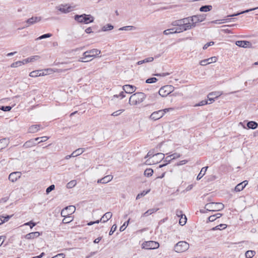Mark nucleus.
Returning <instances> with one entry per match:
<instances>
[{
    "label": "nucleus",
    "instance_id": "obj_32",
    "mask_svg": "<svg viewBox=\"0 0 258 258\" xmlns=\"http://www.w3.org/2000/svg\"><path fill=\"white\" fill-rule=\"evenodd\" d=\"M84 151V150L83 148H79L72 153V157H77L80 155H81L82 153H83Z\"/></svg>",
    "mask_w": 258,
    "mask_h": 258
},
{
    "label": "nucleus",
    "instance_id": "obj_23",
    "mask_svg": "<svg viewBox=\"0 0 258 258\" xmlns=\"http://www.w3.org/2000/svg\"><path fill=\"white\" fill-rule=\"evenodd\" d=\"M40 235L39 232H31L25 236V238L27 239H32L38 237Z\"/></svg>",
    "mask_w": 258,
    "mask_h": 258
},
{
    "label": "nucleus",
    "instance_id": "obj_59",
    "mask_svg": "<svg viewBox=\"0 0 258 258\" xmlns=\"http://www.w3.org/2000/svg\"><path fill=\"white\" fill-rule=\"evenodd\" d=\"M172 160L171 157L170 155L167 156L165 158V161L166 162V163L168 164L170 162V161Z\"/></svg>",
    "mask_w": 258,
    "mask_h": 258
},
{
    "label": "nucleus",
    "instance_id": "obj_31",
    "mask_svg": "<svg viewBox=\"0 0 258 258\" xmlns=\"http://www.w3.org/2000/svg\"><path fill=\"white\" fill-rule=\"evenodd\" d=\"M89 53L92 57H95L96 56L99 55L101 51L99 49H93L90 50H88Z\"/></svg>",
    "mask_w": 258,
    "mask_h": 258
},
{
    "label": "nucleus",
    "instance_id": "obj_22",
    "mask_svg": "<svg viewBox=\"0 0 258 258\" xmlns=\"http://www.w3.org/2000/svg\"><path fill=\"white\" fill-rule=\"evenodd\" d=\"M36 142V141L35 140V139L30 140L24 143L23 146L26 148H30L31 147L35 146L37 144V143Z\"/></svg>",
    "mask_w": 258,
    "mask_h": 258
},
{
    "label": "nucleus",
    "instance_id": "obj_57",
    "mask_svg": "<svg viewBox=\"0 0 258 258\" xmlns=\"http://www.w3.org/2000/svg\"><path fill=\"white\" fill-rule=\"evenodd\" d=\"M65 255L64 253H61L56 254V255L52 257L51 258H64Z\"/></svg>",
    "mask_w": 258,
    "mask_h": 258
},
{
    "label": "nucleus",
    "instance_id": "obj_56",
    "mask_svg": "<svg viewBox=\"0 0 258 258\" xmlns=\"http://www.w3.org/2000/svg\"><path fill=\"white\" fill-rule=\"evenodd\" d=\"M172 160L175 159L180 157V155L179 153H175L172 155H170Z\"/></svg>",
    "mask_w": 258,
    "mask_h": 258
},
{
    "label": "nucleus",
    "instance_id": "obj_61",
    "mask_svg": "<svg viewBox=\"0 0 258 258\" xmlns=\"http://www.w3.org/2000/svg\"><path fill=\"white\" fill-rule=\"evenodd\" d=\"M38 127L42 128L43 127L41 126L39 124H36L32 125L30 127V128L31 129H36Z\"/></svg>",
    "mask_w": 258,
    "mask_h": 258
},
{
    "label": "nucleus",
    "instance_id": "obj_16",
    "mask_svg": "<svg viewBox=\"0 0 258 258\" xmlns=\"http://www.w3.org/2000/svg\"><path fill=\"white\" fill-rule=\"evenodd\" d=\"M123 90L126 93L131 94L136 90V87L131 85H125L123 86Z\"/></svg>",
    "mask_w": 258,
    "mask_h": 258
},
{
    "label": "nucleus",
    "instance_id": "obj_18",
    "mask_svg": "<svg viewBox=\"0 0 258 258\" xmlns=\"http://www.w3.org/2000/svg\"><path fill=\"white\" fill-rule=\"evenodd\" d=\"M112 179H113V176L112 175H108L101 179H99L97 180V183H102V184L107 183L109 182V181H110Z\"/></svg>",
    "mask_w": 258,
    "mask_h": 258
},
{
    "label": "nucleus",
    "instance_id": "obj_1",
    "mask_svg": "<svg viewBox=\"0 0 258 258\" xmlns=\"http://www.w3.org/2000/svg\"><path fill=\"white\" fill-rule=\"evenodd\" d=\"M76 210V208L74 206H69L64 208L61 212V216L64 217L62 220L63 223H69L72 222L73 218L70 215H72Z\"/></svg>",
    "mask_w": 258,
    "mask_h": 258
},
{
    "label": "nucleus",
    "instance_id": "obj_6",
    "mask_svg": "<svg viewBox=\"0 0 258 258\" xmlns=\"http://www.w3.org/2000/svg\"><path fill=\"white\" fill-rule=\"evenodd\" d=\"M189 244L184 241H181L177 243L174 246V250L175 252L179 253L186 251L189 248Z\"/></svg>",
    "mask_w": 258,
    "mask_h": 258
},
{
    "label": "nucleus",
    "instance_id": "obj_53",
    "mask_svg": "<svg viewBox=\"0 0 258 258\" xmlns=\"http://www.w3.org/2000/svg\"><path fill=\"white\" fill-rule=\"evenodd\" d=\"M24 225H29V226H30L31 228H32L33 227H34L36 225V223H34V222H32V221H31L30 222L26 223Z\"/></svg>",
    "mask_w": 258,
    "mask_h": 258
},
{
    "label": "nucleus",
    "instance_id": "obj_30",
    "mask_svg": "<svg viewBox=\"0 0 258 258\" xmlns=\"http://www.w3.org/2000/svg\"><path fill=\"white\" fill-rule=\"evenodd\" d=\"M0 143L2 144L0 150L1 151V150L3 149L8 145L9 141L8 139L4 138L3 139L0 140Z\"/></svg>",
    "mask_w": 258,
    "mask_h": 258
},
{
    "label": "nucleus",
    "instance_id": "obj_63",
    "mask_svg": "<svg viewBox=\"0 0 258 258\" xmlns=\"http://www.w3.org/2000/svg\"><path fill=\"white\" fill-rule=\"evenodd\" d=\"M97 253V251H93L91 252L88 255L86 256L85 258H90L95 255Z\"/></svg>",
    "mask_w": 258,
    "mask_h": 258
},
{
    "label": "nucleus",
    "instance_id": "obj_26",
    "mask_svg": "<svg viewBox=\"0 0 258 258\" xmlns=\"http://www.w3.org/2000/svg\"><path fill=\"white\" fill-rule=\"evenodd\" d=\"M29 76L31 77H37L38 76H44V73L42 72L41 70H36L31 72Z\"/></svg>",
    "mask_w": 258,
    "mask_h": 258
},
{
    "label": "nucleus",
    "instance_id": "obj_14",
    "mask_svg": "<svg viewBox=\"0 0 258 258\" xmlns=\"http://www.w3.org/2000/svg\"><path fill=\"white\" fill-rule=\"evenodd\" d=\"M222 94V93L219 91L217 92H213L210 93L208 95V98L209 100L213 102L214 101V99L217 98Z\"/></svg>",
    "mask_w": 258,
    "mask_h": 258
},
{
    "label": "nucleus",
    "instance_id": "obj_45",
    "mask_svg": "<svg viewBox=\"0 0 258 258\" xmlns=\"http://www.w3.org/2000/svg\"><path fill=\"white\" fill-rule=\"evenodd\" d=\"M76 184V180H72L67 184V187L69 188H72L73 187L75 186Z\"/></svg>",
    "mask_w": 258,
    "mask_h": 258
},
{
    "label": "nucleus",
    "instance_id": "obj_8",
    "mask_svg": "<svg viewBox=\"0 0 258 258\" xmlns=\"http://www.w3.org/2000/svg\"><path fill=\"white\" fill-rule=\"evenodd\" d=\"M246 126L247 127V129H255L258 126V124L255 121H250L246 122L244 121L243 122H239L238 124V127L240 128L246 129Z\"/></svg>",
    "mask_w": 258,
    "mask_h": 258
},
{
    "label": "nucleus",
    "instance_id": "obj_38",
    "mask_svg": "<svg viewBox=\"0 0 258 258\" xmlns=\"http://www.w3.org/2000/svg\"><path fill=\"white\" fill-rule=\"evenodd\" d=\"M153 170L151 168L147 169L144 171V175L147 177H150L153 175Z\"/></svg>",
    "mask_w": 258,
    "mask_h": 258
},
{
    "label": "nucleus",
    "instance_id": "obj_52",
    "mask_svg": "<svg viewBox=\"0 0 258 258\" xmlns=\"http://www.w3.org/2000/svg\"><path fill=\"white\" fill-rule=\"evenodd\" d=\"M116 228H117L116 225V224L113 225L111 228V230L109 232V235H112L113 233V232L116 230Z\"/></svg>",
    "mask_w": 258,
    "mask_h": 258
},
{
    "label": "nucleus",
    "instance_id": "obj_5",
    "mask_svg": "<svg viewBox=\"0 0 258 258\" xmlns=\"http://www.w3.org/2000/svg\"><path fill=\"white\" fill-rule=\"evenodd\" d=\"M224 205L221 203H210L205 205V208L209 211H219L223 210Z\"/></svg>",
    "mask_w": 258,
    "mask_h": 258
},
{
    "label": "nucleus",
    "instance_id": "obj_60",
    "mask_svg": "<svg viewBox=\"0 0 258 258\" xmlns=\"http://www.w3.org/2000/svg\"><path fill=\"white\" fill-rule=\"evenodd\" d=\"M159 210L158 208H152L148 210V212L151 213V215L153 213L156 212Z\"/></svg>",
    "mask_w": 258,
    "mask_h": 258
},
{
    "label": "nucleus",
    "instance_id": "obj_29",
    "mask_svg": "<svg viewBox=\"0 0 258 258\" xmlns=\"http://www.w3.org/2000/svg\"><path fill=\"white\" fill-rule=\"evenodd\" d=\"M113 28H114V27L113 25H112L110 24H107V25L102 27L101 28V30H99L98 32H99L100 31H104V32L107 31L111 30L113 29Z\"/></svg>",
    "mask_w": 258,
    "mask_h": 258
},
{
    "label": "nucleus",
    "instance_id": "obj_55",
    "mask_svg": "<svg viewBox=\"0 0 258 258\" xmlns=\"http://www.w3.org/2000/svg\"><path fill=\"white\" fill-rule=\"evenodd\" d=\"M214 44V42L213 41H211V42H209L208 43H207L203 46V49H206L208 47L213 45Z\"/></svg>",
    "mask_w": 258,
    "mask_h": 258
},
{
    "label": "nucleus",
    "instance_id": "obj_13",
    "mask_svg": "<svg viewBox=\"0 0 258 258\" xmlns=\"http://www.w3.org/2000/svg\"><path fill=\"white\" fill-rule=\"evenodd\" d=\"M187 21H188V18L186 17L179 20H175L172 22L171 25L173 26L180 27L185 25Z\"/></svg>",
    "mask_w": 258,
    "mask_h": 258
},
{
    "label": "nucleus",
    "instance_id": "obj_37",
    "mask_svg": "<svg viewBox=\"0 0 258 258\" xmlns=\"http://www.w3.org/2000/svg\"><path fill=\"white\" fill-rule=\"evenodd\" d=\"M227 227V225L224 224H221L217 226L213 227L212 230H221V229H224Z\"/></svg>",
    "mask_w": 258,
    "mask_h": 258
},
{
    "label": "nucleus",
    "instance_id": "obj_51",
    "mask_svg": "<svg viewBox=\"0 0 258 258\" xmlns=\"http://www.w3.org/2000/svg\"><path fill=\"white\" fill-rule=\"evenodd\" d=\"M230 19H223L222 20V21H223L222 22H218L220 21V20H215V21H213L211 22V23H215V24H221V23H225L227 21H229Z\"/></svg>",
    "mask_w": 258,
    "mask_h": 258
},
{
    "label": "nucleus",
    "instance_id": "obj_40",
    "mask_svg": "<svg viewBox=\"0 0 258 258\" xmlns=\"http://www.w3.org/2000/svg\"><path fill=\"white\" fill-rule=\"evenodd\" d=\"M52 36V34L51 33H47L43 35H41L40 36L38 37L36 39V40H41L42 39L47 38L50 37Z\"/></svg>",
    "mask_w": 258,
    "mask_h": 258
},
{
    "label": "nucleus",
    "instance_id": "obj_7",
    "mask_svg": "<svg viewBox=\"0 0 258 258\" xmlns=\"http://www.w3.org/2000/svg\"><path fill=\"white\" fill-rule=\"evenodd\" d=\"M173 108H165L163 110H160L153 112L150 115V118L156 120L161 118L165 113L168 112L170 110H173Z\"/></svg>",
    "mask_w": 258,
    "mask_h": 258
},
{
    "label": "nucleus",
    "instance_id": "obj_15",
    "mask_svg": "<svg viewBox=\"0 0 258 258\" xmlns=\"http://www.w3.org/2000/svg\"><path fill=\"white\" fill-rule=\"evenodd\" d=\"M217 58L215 56L211 57L208 59H205L204 60H202L200 62V64L201 66H206L208 64H210L212 62H215L217 61Z\"/></svg>",
    "mask_w": 258,
    "mask_h": 258
},
{
    "label": "nucleus",
    "instance_id": "obj_35",
    "mask_svg": "<svg viewBox=\"0 0 258 258\" xmlns=\"http://www.w3.org/2000/svg\"><path fill=\"white\" fill-rule=\"evenodd\" d=\"M208 168V167H205L202 168L200 173L198 174L197 179L200 180L205 174L207 171V169Z\"/></svg>",
    "mask_w": 258,
    "mask_h": 258
},
{
    "label": "nucleus",
    "instance_id": "obj_42",
    "mask_svg": "<svg viewBox=\"0 0 258 258\" xmlns=\"http://www.w3.org/2000/svg\"><path fill=\"white\" fill-rule=\"evenodd\" d=\"M48 139H49V138L48 137L44 136V137H42L36 138H35V140L36 141H39L40 139H41V141H39L38 143H40L41 142H44L46 141Z\"/></svg>",
    "mask_w": 258,
    "mask_h": 258
},
{
    "label": "nucleus",
    "instance_id": "obj_21",
    "mask_svg": "<svg viewBox=\"0 0 258 258\" xmlns=\"http://www.w3.org/2000/svg\"><path fill=\"white\" fill-rule=\"evenodd\" d=\"M185 26L186 24L183 26H181L180 27L178 26V27L177 28H171V30H172V31H174L173 32H175V33L182 32L183 31L187 30V28Z\"/></svg>",
    "mask_w": 258,
    "mask_h": 258
},
{
    "label": "nucleus",
    "instance_id": "obj_4",
    "mask_svg": "<svg viewBox=\"0 0 258 258\" xmlns=\"http://www.w3.org/2000/svg\"><path fill=\"white\" fill-rule=\"evenodd\" d=\"M74 19L78 23H84L86 24L92 23L94 21V18L91 15L83 14L82 15H76Z\"/></svg>",
    "mask_w": 258,
    "mask_h": 258
},
{
    "label": "nucleus",
    "instance_id": "obj_50",
    "mask_svg": "<svg viewBox=\"0 0 258 258\" xmlns=\"http://www.w3.org/2000/svg\"><path fill=\"white\" fill-rule=\"evenodd\" d=\"M186 216H184V218L182 219V218L179 220V223L180 225L183 226L184 225L186 222Z\"/></svg>",
    "mask_w": 258,
    "mask_h": 258
},
{
    "label": "nucleus",
    "instance_id": "obj_62",
    "mask_svg": "<svg viewBox=\"0 0 258 258\" xmlns=\"http://www.w3.org/2000/svg\"><path fill=\"white\" fill-rule=\"evenodd\" d=\"M208 219H209V221L213 222V221H214L216 219V218L215 215H213L210 216L209 217Z\"/></svg>",
    "mask_w": 258,
    "mask_h": 258
},
{
    "label": "nucleus",
    "instance_id": "obj_10",
    "mask_svg": "<svg viewBox=\"0 0 258 258\" xmlns=\"http://www.w3.org/2000/svg\"><path fill=\"white\" fill-rule=\"evenodd\" d=\"M142 248L147 249H154L158 248L159 247L158 242L154 241H145L143 243Z\"/></svg>",
    "mask_w": 258,
    "mask_h": 258
},
{
    "label": "nucleus",
    "instance_id": "obj_43",
    "mask_svg": "<svg viewBox=\"0 0 258 258\" xmlns=\"http://www.w3.org/2000/svg\"><path fill=\"white\" fill-rule=\"evenodd\" d=\"M12 107L10 106H0V109L4 111H9L12 109Z\"/></svg>",
    "mask_w": 258,
    "mask_h": 258
},
{
    "label": "nucleus",
    "instance_id": "obj_28",
    "mask_svg": "<svg viewBox=\"0 0 258 258\" xmlns=\"http://www.w3.org/2000/svg\"><path fill=\"white\" fill-rule=\"evenodd\" d=\"M258 9V7H256V8H254L248 9V10H246L245 11H242L241 12L235 13L234 14L229 15V16H228V17H235V16H239V15H240L241 14L246 13L249 12L250 11H252L255 10L256 9Z\"/></svg>",
    "mask_w": 258,
    "mask_h": 258
},
{
    "label": "nucleus",
    "instance_id": "obj_33",
    "mask_svg": "<svg viewBox=\"0 0 258 258\" xmlns=\"http://www.w3.org/2000/svg\"><path fill=\"white\" fill-rule=\"evenodd\" d=\"M154 60V57H149L148 58H146L142 60H140L137 62V64L140 65L144 63H147L153 61Z\"/></svg>",
    "mask_w": 258,
    "mask_h": 258
},
{
    "label": "nucleus",
    "instance_id": "obj_39",
    "mask_svg": "<svg viewBox=\"0 0 258 258\" xmlns=\"http://www.w3.org/2000/svg\"><path fill=\"white\" fill-rule=\"evenodd\" d=\"M135 27L133 26H124L120 28L118 30H124V31H128V30H135Z\"/></svg>",
    "mask_w": 258,
    "mask_h": 258
},
{
    "label": "nucleus",
    "instance_id": "obj_27",
    "mask_svg": "<svg viewBox=\"0 0 258 258\" xmlns=\"http://www.w3.org/2000/svg\"><path fill=\"white\" fill-rule=\"evenodd\" d=\"M198 23H197L196 21H187V23H186V27L187 28L188 30L191 29L196 26H197Z\"/></svg>",
    "mask_w": 258,
    "mask_h": 258
},
{
    "label": "nucleus",
    "instance_id": "obj_49",
    "mask_svg": "<svg viewBox=\"0 0 258 258\" xmlns=\"http://www.w3.org/2000/svg\"><path fill=\"white\" fill-rule=\"evenodd\" d=\"M18 66H21V62L20 61H17L16 62H13L11 64V68H16Z\"/></svg>",
    "mask_w": 258,
    "mask_h": 258
},
{
    "label": "nucleus",
    "instance_id": "obj_64",
    "mask_svg": "<svg viewBox=\"0 0 258 258\" xmlns=\"http://www.w3.org/2000/svg\"><path fill=\"white\" fill-rule=\"evenodd\" d=\"M150 215H151V213L148 212V210H147L146 212L144 213L142 215L141 218L145 217H148V216H149Z\"/></svg>",
    "mask_w": 258,
    "mask_h": 258
},
{
    "label": "nucleus",
    "instance_id": "obj_46",
    "mask_svg": "<svg viewBox=\"0 0 258 258\" xmlns=\"http://www.w3.org/2000/svg\"><path fill=\"white\" fill-rule=\"evenodd\" d=\"M55 188V186L54 184H52L48 187L46 189V194H48L50 191L54 190Z\"/></svg>",
    "mask_w": 258,
    "mask_h": 258
},
{
    "label": "nucleus",
    "instance_id": "obj_11",
    "mask_svg": "<svg viewBox=\"0 0 258 258\" xmlns=\"http://www.w3.org/2000/svg\"><path fill=\"white\" fill-rule=\"evenodd\" d=\"M41 20V18L40 17H32L25 22V23H26V25L24 27V28H26L30 25H34V24L40 22Z\"/></svg>",
    "mask_w": 258,
    "mask_h": 258
},
{
    "label": "nucleus",
    "instance_id": "obj_47",
    "mask_svg": "<svg viewBox=\"0 0 258 258\" xmlns=\"http://www.w3.org/2000/svg\"><path fill=\"white\" fill-rule=\"evenodd\" d=\"M124 111V109H120L113 112L111 115L117 116Z\"/></svg>",
    "mask_w": 258,
    "mask_h": 258
},
{
    "label": "nucleus",
    "instance_id": "obj_25",
    "mask_svg": "<svg viewBox=\"0 0 258 258\" xmlns=\"http://www.w3.org/2000/svg\"><path fill=\"white\" fill-rule=\"evenodd\" d=\"M58 10L61 13L66 14L72 11L71 7H66V6H61L59 7Z\"/></svg>",
    "mask_w": 258,
    "mask_h": 258
},
{
    "label": "nucleus",
    "instance_id": "obj_9",
    "mask_svg": "<svg viewBox=\"0 0 258 258\" xmlns=\"http://www.w3.org/2000/svg\"><path fill=\"white\" fill-rule=\"evenodd\" d=\"M174 90V87L172 85H166L161 87L159 91V94L162 97H166Z\"/></svg>",
    "mask_w": 258,
    "mask_h": 258
},
{
    "label": "nucleus",
    "instance_id": "obj_36",
    "mask_svg": "<svg viewBox=\"0 0 258 258\" xmlns=\"http://www.w3.org/2000/svg\"><path fill=\"white\" fill-rule=\"evenodd\" d=\"M255 254V251L253 250H247L245 254L246 258H252Z\"/></svg>",
    "mask_w": 258,
    "mask_h": 258
},
{
    "label": "nucleus",
    "instance_id": "obj_20",
    "mask_svg": "<svg viewBox=\"0 0 258 258\" xmlns=\"http://www.w3.org/2000/svg\"><path fill=\"white\" fill-rule=\"evenodd\" d=\"M248 181L244 180L243 182L238 184L235 187V191H240L242 190L243 189V188L245 187V186L247 184Z\"/></svg>",
    "mask_w": 258,
    "mask_h": 258
},
{
    "label": "nucleus",
    "instance_id": "obj_19",
    "mask_svg": "<svg viewBox=\"0 0 258 258\" xmlns=\"http://www.w3.org/2000/svg\"><path fill=\"white\" fill-rule=\"evenodd\" d=\"M236 45L241 47H249L251 43L249 41L246 40H238L236 42Z\"/></svg>",
    "mask_w": 258,
    "mask_h": 258
},
{
    "label": "nucleus",
    "instance_id": "obj_17",
    "mask_svg": "<svg viewBox=\"0 0 258 258\" xmlns=\"http://www.w3.org/2000/svg\"><path fill=\"white\" fill-rule=\"evenodd\" d=\"M21 175V173L20 172H14L11 173L9 176V179L14 182L20 177Z\"/></svg>",
    "mask_w": 258,
    "mask_h": 258
},
{
    "label": "nucleus",
    "instance_id": "obj_12",
    "mask_svg": "<svg viewBox=\"0 0 258 258\" xmlns=\"http://www.w3.org/2000/svg\"><path fill=\"white\" fill-rule=\"evenodd\" d=\"M188 21H196L197 23L204 21L206 19L205 15H197L190 17H188Z\"/></svg>",
    "mask_w": 258,
    "mask_h": 258
},
{
    "label": "nucleus",
    "instance_id": "obj_48",
    "mask_svg": "<svg viewBox=\"0 0 258 258\" xmlns=\"http://www.w3.org/2000/svg\"><path fill=\"white\" fill-rule=\"evenodd\" d=\"M174 32V31H172V30H171V28H170V29H168L164 30L163 31V34L164 35H169L170 34H174V33H175V32Z\"/></svg>",
    "mask_w": 258,
    "mask_h": 258
},
{
    "label": "nucleus",
    "instance_id": "obj_24",
    "mask_svg": "<svg viewBox=\"0 0 258 258\" xmlns=\"http://www.w3.org/2000/svg\"><path fill=\"white\" fill-rule=\"evenodd\" d=\"M112 213L111 212H107L103 215V216L100 219L101 222L104 223L109 220L112 217Z\"/></svg>",
    "mask_w": 258,
    "mask_h": 258
},
{
    "label": "nucleus",
    "instance_id": "obj_41",
    "mask_svg": "<svg viewBox=\"0 0 258 258\" xmlns=\"http://www.w3.org/2000/svg\"><path fill=\"white\" fill-rule=\"evenodd\" d=\"M150 191V189L147 190V191H145V190H144L140 194H139L137 197H136V200H138L139 199H140L141 197L145 196L146 195H147L149 191Z\"/></svg>",
    "mask_w": 258,
    "mask_h": 258
},
{
    "label": "nucleus",
    "instance_id": "obj_44",
    "mask_svg": "<svg viewBox=\"0 0 258 258\" xmlns=\"http://www.w3.org/2000/svg\"><path fill=\"white\" fill-rule=\"evenodd\" d=\"M157 81V79L156 78L153 77V78H150L147 79L146 81V83H148V84H151V83H155Z\"/></svg>",
    "mask_w": 258,
    "mask_h": 258
},
{
    "label": "nucleus",
    "instance_id": "obj_34",
    "mask_svg": "<svg viewBox=\"0 0 258 258\" xmlns=\"http://www.w3.org/2000/svg\"><path fill=\"white\" fill-rule=\"evenodd\" d=\"M212 9V6L211 5H205L203 6L200 8V11L201 12H209L211 11Z\"/></svg>",
    "mask_w": 258,
    "mask_h": 258
},
{
    "label": "nucleus",
    "instance_id": "obj_54",
    "mask_svg": "<svg viewBox=\"0 0 258 258\" xmlns=\"http://www.w3.org/2000/svg\"><path fill=\"white\" fill-rule=\"evenodd\" d=\"M208 103V101L207 100H205L201 101L198 104H196L195 106H203L206 104H207Z\"/></svg>",
    "mask_w": 258,
    "mask_h": 258
},
{
    "label": "nucleus",
    "instance_id": "obj_2",
    "mask_svg": "<svg viewBox=\"0 0 258 258\" xmlns=\"http://www.w3.org/2000/svg\"><path fill=\"white\" fill-rule=\"evenodd\" d=\"M148 156H150V158L145 162L147 165L157 164L164 158V154L163 153H158L154 154L153 151H150L148 153Z\"/></svg>",
    "mask_w": 258,
    "mask_h": 258
},
{
    "label": "nucleus",
    "instance_id": "obj_58",
    "mask_svg": "<svg viewBox=\"0 0 258 258\" xmlns=\"http://www.w3.org/2000/svg\"><path fill=\"white\" fill-rule=\"evenodd\" d=\"M11 217H12V215H11V216L8 215L5 217L2 216V219H3L4 222H5L8 221Z\"/></svg>",
    "mask_w": 258,
    "mask_h": 258
},
{
    "label": "nucleus",
    "instance_id": "obj_3",
    "mask_svg": "<svg viewBox=\"0 0 258 258\" xmlns=\"http://www.w3.org/2000/svg\"><path fill=\"white\" fill-rule=\"evenodd\" d=\"M146 95L142 92H137L131 96L129 104L131 105H137L142 103L146 98Z\"/></svg>",
    "mask_w": 258,
    "mask_h": 258
}]
</instances>
